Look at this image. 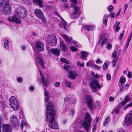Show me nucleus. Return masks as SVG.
I'll list each match as a JSON object with an SVG mask.
<instances>
[{
	"mask_svg": "<svg viewBox=\"0 0 132 132\" xmlns=\"http://www.w3.org/2000/svg\"><path fill=\"white\" fill-rule=\"evenodd\" d=\"M46 106L47 107V119H48L49 117H50L48 126L53 129H57L58 127L57 124L55 119V111L54 109L53 103L51 101H49L48 102Z\"/></svg>",
	"mask_w": 132,
	"mask_h": 132,
	"instance_id": "1",
	"label": "nucleus"
},
{
	"mask_svg": "<svg viewBox=\"0 0 132 132\" xmlns=\"http://www.w3.org/2000/svg\"><path fill=\"white\" fill-rule=\"evenodd\" d=\"M15 13L14 16H10L8 18V20L10 22L13 23L14 22L18 23L21 22L20 18L18 17L24 18L27 15V10L24 8L20 7L15 10Z\"/></svg>",
	"mask_w": 132,
	"mask_h": 132,
	"instance_id": "2",
	"label": "nucleus"
},
{
	"mask_svg": "<svg viewBox=\"0 0 132 132\" xmlns=\"http://www.w3.org/2000/svg\"><path fill=\"white\" fill-rule=\"evenodd\" d=\"M91 121L90 114L88 113H86L84 120L81 123V126L87 131H88L90 128Z\"/></svg>",
	"mask_w": 132,
	"mask_h": 132,
	"instance_id": "3",
	"label": "nucleus"
},
{
	"mask_svg": "<svg viewBox=\"0 0 132 132\" xmlns=\"http://www.w3.org/2000/svg\"><path fill=\"white\" fill-rule=\"evenodd\" d=\"M9 104L14 110H17L19 108L18 101L14 96H12L9 98Z\"/></svg>",
	"mask_w": 132,
	"mask_h": 132,
	"instance_id": "4",
	"label": "nucleus"
},
{
	"mask_svg": "<svg viewBox=\"0 0 132 132\" xmlns=\"http://www.w3.org/2000/svg\"><path fill=\"white\" fill-rule=\"evenodd\" d=\"M90 85L91 88L94 92H96L97 89L100 88L101 87V85L97 80H94L91 82Z\"/></svg>",
	"mask_w": 132,
	"mask_h": 132,
	"instance_id": "5",
	"label": "nucleus"
},
{
	"mask_svg": "<svg viewBox=\"0 0 132 132\" xmlns=\"http://www.w3.org/2000/svg\"><path fill=\"white\" fill-rule=\"evenodd\" d=\"M61 36L66 41H68L70 43H73L77 47H80L81 45L80 44H78L75 40L73 39L72 38L70 37V38L65 34H62L61 35Z\"/></svg>",
	"mask_w": 132,
	"mask_h": 132,
	"instance_id": "6",
	"label": "nucleus"
},
{
	"mask_svg": "<svg viewBox=\"0 0 132 132\" xmlns=\"http://www.w3.org/2000/svg\"><path fill=\"white\" fill-rule=\"evenodd\" d=\"M35 15L39 19L43 21H46L44 15L42 11L39 9H36L34 11Z\"/></svg>",
	"mask_w": 132,
	"mask_h": 132,
	"instance_id": "7",
	"label": "nucleus"
},
{
	"mask_svg": "<svg viewBox=\"0 0 132 132\" xmlns=\"http://www.w3.org/2000/svg\"><path fill=\"white\" fill-rule=\"evenodd\" d=\"M85 99L87 108L89 109L90 111H92L93 110L94 106L93 104V100L91 99L90 97L88 95L86 96Z\"/></svg>",
	"mask_w": 132,
	"mask_h": 132,
	"instance_id": "8",
	"label": "nucleus"
},
{
	"mask_svg": "<svg viewBox=\"0 0 132 132\" xmlns=\"http://www.w3.org/2000/svg\"><path fill=\"white\" fill-rule=\"evenodd\" d=\"M47 42L49 45L52 46L56 45L57 39L54 35H50L47 38Z\"/></svg>",
	"mask_w": 132,
	"mask_h": 132,
	"instance_id": "9",
	"label": "nucleus"
},
{
	"mask_svg": "<svg viewBox=\"0 0 132 132\" xmlns=\"http://www.w3.org/2000/svg\"><path fill=\"white\" fill-rule=\"evenodd\" d=\"M125 122L126 126L132 124V111H130L125 117Z\"/></svg>",
	"mask_w": 132,
	"mask_h": 132,
	"instance_id": "10",
	"label": "nucleus"
},
{
	"mask_svg": "<svg viewBox=\"0 0 132 132\" xmlns=\"http://www.w3.org/2000/svg\"><path fill=\"white\" fill-rule=\"evenodd\" d=\"M10 121L13 127H16L20 124V122L18 121L16 115H13L11 117Z\"/></svg>",
	"mask_w": 132,
	"mask_h": 132,
	"instance_id": "11",
	"label": "nucleus"
},
{
	"mask_svg": "<svg viewBox=\"0 0 132 132\" xmlns=\"http://www.w3.org/2000/svg\"><path fill=\"white\" fill-rule=\"evenodd\" d=\"M108 37V35L107 34H104L101 35L98 42V44L101 43V46H103L107 42Z\"/></svg>",
	"mask_w": 132,
	"mask_h": 132,
	"instance_id": "12",
	"label": "nucleus"
},
{
	"mask_svg": "<svg viewBox=\"0 0 132 132\" xmlns=\"http://www.w3.org/2000/svg\"><path fill=\"white\" fill-rule=\"evenodd\" d=\"M0 6L3 9L11 6V4L9 0H3L0 3Z\"/></svg>",
	"mask_w": 132,
	"mask_h": 132,
	"instance_id": "13",
	"label": "nucleus"
},
{
	"mask_svg": "<svg viewBox=\"0 0 132 132\" xmlns=\"http://www.w3.org/2000/svg\"><path fill=\"white\" fill-rule=\"evenodd\" d=\"M36 48L39 51H42L44 49L43 44L39 41H37L36 43Z\"/></svg>",
	"mask_w": 132,
	"mask_h": 132,
	"instance_id": "14",
	"label": "nucleus"
},
{
	"mask_svg": "<svg viewBox=\"0 0 132 132\" xmlns=\"http://www.w3.org/2000/svg\"><path fill=\"white\" fill-rule=\"evenodd\" d=\"M72 7H73L74 9V11L72 13V14L74 17L77 18L80 14V13L79 12L80 8L74 5H73Z\"/></svg>",
	"mask_w": 132,
	"mask_h": 132,
	"instance_id": "15",
	"label": "nucleus"
},
{
	"mask_svg": "<svg viewBox=\"0 0 132 132\" xmlns=\"http://www.w3.org/2000/svg\"><path fill=\"white\" fill-rule=\"evenodd\" d=\"M2 128L3 132H11V126L8 124H3Z\"/></svg>",
	"mask_w": 132,
	"mask_h": 132,
	"instance_id": "16",
	"label": "nucleus"
},
{
	"mask_svg": "<svg viewBox=\"0 0 132 132\" xmlns=\"http://www.w3.org/2000/svg\"><path fill=\"white\" fill-rule=\"evenodd\" d=\"M117 54V52L116 51H115L113 52L112 55V57L113 58L112 61V64L113 66L115 67L116 65L118 59V58L116 57Z\"/></svg>",
	"mask_w": 132,
	"mask_h": 132,
	"instance_id": "17",
	"label": "nucleus"
},
{
	"mask_svg": "<svg viewBox=\"0 0 132 132\" xmlns=\"http://www.w3.org/2000/svg\"><path fill=\"white\" fill-rule=\"evenodd\" d=\"M3 11L6 15H10L12 13V8L11 6L3 9Z\"/></svg>",
	"mask_w": 132,
	"mask_h": 132,
	"instance_id": "18",
	"label": "nucleus"
},
{
	"mask_svg": "<svg viewBox=\"0 0 132 132\" xmlns=\"http://www.w3.org/2000/svg\"><path fill=\"white\" fill-rule=\"evenodd\" d=\"M60 51L57 48H52L50 50L51 53L56 56H59L60 55Z\"/></svg>",
	"mask_w": 132,
	"mask_h": 132,
	"instance_id": "19",
	"label": "nucleus"
},
{
	"mask_svg": "<svg viewBox=\"0 0 132 132\" xmlns=\"http://www.w3.org/2000/svg\"><path fill=\"white\" fill-rule=\"evenodd\" d=\"M80 58L83 60H85L88 55L87 52L84 51H80Z\"/></svg>",
	"mask_w": 132,
	"mask_h": 132,
	"instance_id": "20",
	"label": "nucleus"
},
{
	"mask_svg": "<svg viewBox=\"0 0 132 132\" xmlns=\"http://www.w3.org/2000/svg\"><path fill=\"white\" fill-rule=\"evenodd\" d=\"M60 48L62 51H63L64 52H65L66 50L68 49L67 46L65 44L64 42L63 41H61L60 42Z\"/></svg>",
	"mask_w": 132,
	"mask_h": 132,
	"instance_id": "21",
	"label": "nucleus"
},
{
	"mask_svg": "<svg viewBox=\"0 0 132 132\" xmlns=\"http://www.w3.org/2000/svg\"><path fill=\"white\" fill-rule=\"evenodd\" d=\"M39 72L40 73V75L41 77V80L43 83V86H45L46 87H47V81L45 79V78L43 74V73H42L41 71L40 70H39Z\"/></svg>",
	"mask_w": 132,
	"mask_h": 132,
	"instance_id": "22",
	"label": "nucleus"
},
{
	"mask_svg": "<svg viewBox=\"0 0 132 132\" xmlns=\"http://www.w3.org/2000/svg\"><path fill=\"white\" fill-rule=\"evenodd\" d=\"M44 88L45 90V92L44 93V95L46 96V97L44 98V100L45 102H47L49 100V96H48V92H47L46 89V87L45 86H44Z\"/></svg>",
	"mask_w": 132,
	"mask_h": 132,
	"instance_id": "23",
	"label": "nucleus"
},
{
	"mask_svg": "<svg viewBox=\"0 0 132 132\" xmlns=\"http://www.w3.org/2000/svg\"><path fill=\"white\" fill-rule=\"evenodd\" d=\"M69 74L70 77L71 78L73 79H75L76 77L78 75V74L76 72L74 71H72L70 72Z\"/></svg>",
	"mask_w": 132,
	"mask_h": 132,
	"instance_id": "24",
	"label": "nucleus"
},
{
	"mask_svg": "<svg viewBox=\"0 0 132 132\" xmlns=\"http://www.w3.org/2000/svg\"><path fill=\"white\" fill-rule=\"evenodd\" d=\"M63 68L65 70L67 71L69 73L70 72L72 71L71 67L65 64L63 66Z\"/></svg>",
	"mask_w": 132,
	"mask_h": 132,
	"instance_id": "25",
	"label": "nucleus"
},
{
	"mask_svg": "<svg viewBox=\"0 0 132 132\" xmlns=\"http://www.w3.org/2000/svg\"><path fill=\"white\" fill-rule=\"evenodd\" d=\"M130 98L128 96H126L125 97L124 101L121 102V104L122 105H124L127 102L129 101L130 100Z\"/></svg>",
	"mask_w": 132,
	"mask_h": 132,
	"instance_id": "26",
	"label": "nucleus"
},
{
	"mask_svg": "<svg viewBox=\"0 0 132 132\" xmlns=\"http://www.w3.org/2000/svg\"><path fill=\"white\" fill-rule=\"evenodd\" d=\"M33 1L34 2H37L40 7H44L43 2L41 0H33Z\"/></svg>",
	"mask_w": 132,
	"mask_h": 132,
	"instance_id": "27",
	"label": "nucleus"
},
{
	"mask_svg": "<svg viewBox=\"0 0 132 132\" xmlns=\"http://www.w3.org/2000/svg\"><path fill=\"white\" fill-rule=\"evenodd\" d=\"M85 29L87 30L90 31L93 30L94 29V28L93 26H91L86 25L85 27Z\"/></svg>",
	"mask_w": 132,
	"mask_h": 132,
	"instance_id": "28",
	"label": "nucleus"
},
{
	"mask_svg": "<svg viewBox=\"0 0 132 132\" xmlns=\"http://www.w3.org/2000/svg\"><path fill=\"white\" fill-rule=\"evenodd\" d=\"M60 60L62 62L65 63L69 64H70V62L69 61L64 58L61 57L60 58Z\"/></svg>",
	"mask_w": 132,
	"mask_h": 132,
	"instance_id": "29",
	"label": "nucleus"
},
{
	"mask_svg": "<svg viewBox=\"0 0 132 132\" xmlns=\"http://www.w3.org/2000/svg\"><path fill=\"white\" fill-rule=\"evenodd\" d=\"M65 85L68 88L71 87V83L69 81L67 80H65Z\"/></svg>",
	"mask_w": 132,
	"mask_h": 132,
	"instance_id": "30",
	"label": "nucleus"
},
{
	"mask_svg": "<svg viewBox=\"0 0 132 132\" xmlns=\"http://www.w3.org/2000/svg\"><path fill=\"white\" fill-rule=\"evenodd\" d=\"M9 43V42L7 40L5 39L4 41V46L5 48L8 49L9 48V46L8 44Z\"/></svg>",
	"mask_w": 132,
	"mask_h": 132,
	"instance_id": "31",
	"label": "nucleus"
},
{
	"mask_svg": "<svg viewBox=\"0 0 132 132\" xmlns=\"http://www.w3.org/2000/svg\"><path fill=\"white\" fill-rule=\"evenodd\" d=\"M110 118L109 117H107L105 120V122L103 124V125L104 126H106L108 124V123L110 120Z\"/></svg>",
	"mask_w": 132,
	"mask_h": 132,
	"instance_id": "32",
	"label": "nucleus"
},
{
	"mask_svg": "<svg viewBox=\"0 0 132 132\" xmlns=\"http://www.w3.org/2000/svg\"><path fill=\"white\" fill-rule=\"evenodd\" d=\"M37 59V60L38 61L39 63H40V64L41 65L42 68L43 69H44L45 67L43 65V62L42 60L40 58H36Z\"/></svg>",
	"mask_w": 132,
	"mask_h": 132,
	"instance_id": "33",
	"label": "nucleus"
},
{
	"mask_svg": "<svg viewBox=\"0 0 132 132\" xmlns=\"http://www.w3.org/2000/svg\"><path fill=\"white\" fill-rule=\"evenodd\" d=\"M27 123L26 120H22L21 121V129L23 127H24V125H26Z\"/></svg>",
	"mask_w": 132,
	"mask_h": 132,
	"instance_id": "34",
	"label": "nucleus"
},
{
	"mask_svg": "<svg viewBox=\"0 0 132 132\" xmlns=\"http://www.w3.org/2000/svg\"><path fill=\"white\" fill-rule=\"evenodd\" d=\"M109 64V63L108 62H105L104 63L103 66V69L104 70H105L107 69Z\"/></svg>",
	"mask_w": 132,
	"mask_h": 132,
	"instance_id": "35",
	"label": "nucleus"
},
{
	"mask_svg": "<svg viewBox=\"0 0 132 132\" xmlns=\"http://www.w3.org/2000/svg\"><path fill=\"white\" fill-rule=\"evenodd\" d=\"M119 110L120 109L119 108H116L114 109L112 113L113 114H114V113H116L117 114L119 113Z\"/></svg>",
	"mask_w": 132,
	"mask_h": 132,
	"instance_id": "36",
	"label": "nucleus"
},
{
	"mask_svg": "<svg viewBox=\"0 0 132 132\" xmlns=\"http://www.w3.org/2000/svg\"><path fill=\"white\" fill-rule=\"evenodd\" d=\"M112 45L109 43H108L106 46V48L108 50H110L112 48Z\"/></svg>",
	"mask_w": 132,
	"mask_h": 132,
	"instance_id": "37",
	"label": "nucleus"
},
{
	"mask_svg": "<svg viewBox=\"0 0 132 132\" xmlns=\"http://www.w3.org/2000/svg\"><path fill=\"white\" fill-rule=\"evenodd\" d=\"M92 67L93 68L95 69H99L100 68V67L98 66L97 65L95 64H92Z\"/></svg>",
	"mask_w": 132,
	"mask_h": 132,
	"instance_id": "38",
	"label": "nucleus"
},
{
	"mask_svg": "<svg viewBox=\"0 0 132 132\" xmlns=\"http://www.w3.org/2000/svg\"><path fill=\"white\" fill-rule=\"evenodd\" d=\"M113 7L111 5H110L108 7V10L109 11L112 12L113 9Z\"/></svg>",
	"mask_w": 132,
	"mask_h": 132,
	"instance_id": "39",
	"label": "nucleus"
},
{
	"mask_svg": "<svg viewBox=\"0 0 132 132\" xmlns=\"http://www.w3.org/2000/svg\"><path fill=\"white\" fill-rule=\"evenodd\" d=\"M126 81V80L125 78H121L119 79V81L121 83L123 84L125 83Z\"/></svg>",
	"mask_w": 132,
	"mask_h": 132,
	"instance_id": "40",
	"label": "nucleus"
},
{
	"mask_svg": "<svg viewBox=\"0 0 132 132\" xmlns=\"http://www.w3.org/2000/svg\"><path fill=\"white\" fill-rule=\"evenodd\" d=\"M67 24V23L64 21L63 20L62 22V25L64 27V28L65 29L66 28V26Z\"/></svg>",
	"mask_w": 132,
	"mask_h": 132,
	"instance_id": "41",
	"label": "nucleus"
},
{
	"mask_svg": "<svg viewBox=\"0 0 132 132\" xmlns=\"http://www.w3.org/2000/svg\"><path fill=\"white\" fill-rule=\"evenodd\" d=\"M70 49L71 51L74 52L77 51V49L75 47L72 46L70 47Z\"/></svg>",
	"mask_w": 132,
	"mask_h": 132,
	"instance_id": "42",
	"label": "nucleus"
},
{
	"mask_svg": "<svg viewBox=\"0 0 132 132\" xmlns=\"http://www.w3.org/2000/svg\"><path fill=\"white\" fill-rule=\"evenodd\" d=\"M84 64L83 63H82V64H81L80 62H78L77 63V65L79 67H83L84 66Z\"/></svg>",
	"mask_w": 132,
	"mask_h": 132,
	"instance_id": "43",
	"label": "nucleus"
},
{
	"mask_svg": "<svg viewBox=\"0 0 132 132\" xmlns=\"http://www.w3.org/2000/svg\"><path fill=\"white\" fill-rule=\"evenodd\" d=\"M125 31L124 30L123 31V32L121 33L119 37V38L120 40H121L122 39V37H123L124 35V33L125 32Z\"/></svg>",
	"mask_w": 132,
	"mask_h": 132,
	"instance_id": "44",
	"label": "nucleus"
},
{
	"mask_svg": "<svg viewBox=\"0 0 132 132\" xmlns=\"http://www.w3.org/2000/svg\"><path fill=\"white\" fill-rule=\"evenodd\" d=\"M92 74L95 78H98L100 77V75L98 74L97 73H96L95 75L94 73L93 72Z\"/></svg>",
	"mask_w": 132,
	"mask_h": 132,
	"instance_id": "45",
	"label": "nucleus"
},
{
	"mask_svg": "<svg viewBox=\"0 0 132 132\" xmlns=\"http://www.w3.org/2000/svg\"><path fill=\"white\" fill-rule=\"evenodd\" d=\"M60 85V83L59 82H56L54 83V86L56 87H59Z\"/></svg>",
	"mask_w": 132,
	"mask_h": 132,
	"instance_id": "46",
	"label": "nucleus"
},
{
	"mask_svg": "<svg viewBox=\"0 0 132 132\" xmlns=\"http://www.w3.org/2000/svg\"><path fill=\"white\" fill-rule=\"evenodd\" d=\"M46 9L47 10L50 11L52 9V7L50 6H46Z\"/></svg>",
	"mask_w": 132,
	"mask_h": 132,
	"instance_id": "47",
	"label": "nucleus"
},
{
	"mask_svg": "<svg viewBox=\"0 0 132 132\" xmlns=\"http://www.w3.org/2000/svg\"><path fill=\"white\" fill-rule=\"evenodd\" d=\"M132 36V32L131 34L130 35L129 37L127 42L129 43V42L131 40Z\"/></svg>",
	"mask_w": 132,
	"mask_h": 132,
	"instance_id": "48",
	"label": "nucleus"
},
{
	"mask_svg": "<svg viewBox=\"0 0 132 132\" xmlns=\"http://www.w3.org/2000/svg\"><path fill=\"white\" fill-rule=\"evenodd\" d=\"M100 103L98 102H97L95 103V108H98L100 105Z\"/></svg>",
	"mask_w": 132,
	"mask_h": 132,
	"instance_id": "49",
	"label": "nucleus"
},
{
	"mask_svg": "<svg viewBox=\"0 0 132 132\" xmlns=\"http://www.w3.org/2000/svg\"><path fill=\"white\" fill-rule=\"evenodd\" d=\"M97 125L96 124H95L94 125H93V131H95L96 130V129Z\"/></svg>",
	"mask_w": 132,
	"mask_h": 132,
	"instance_id": "50",
	"label": "nucleus"
},
{
	"mask_svg": "<svg viewBox=\"0 0 132 132\" xmlns=\"http://www.w3.org/2000/svg\"><path fill=\"white\" fill-rule=\"evenodd\" d=\"M128 6V4H125V6H124V7L123 8V9H124V13L125 12L126 10V9L127 8Z\"/></svg>",
	"mask_w": 132,
	"mask_h": 132,
	"instance_id": "51",
	"label": "nucleus"
},
{
	"mask_svg": "<svg viewBox=\"0 0 132 132\" xmlns=\"http://www.w3.org/2000/svg\"><path fill=\"white\" fill-rule=\"evenodd\" d=\"M96 63L97 64H101L102 63V62L100 59H98L96 61Z\"/></svg>",
	"mask_w": 132,
	"mask_h": 132,
	"instance_id": "52",
	"label": "nucleus"
},
{
	"mask_svg": "<svg viewBox=\"0 0 132 132\" xmlns=\"http://www.w3.org/2000/svg\"><path fill=\"white\" fill-rule=\"evenodd\" d=\"M17 81L18 82H21L22 81V79L20 77H18L17 78Z\"/></svg>",
	"mask_w": 132,
	"mask_h": 132,
	"instance_id": "53",
	"label": "nucleus"
},
{
	"mask_svg": "<svg viewBox=\"0 0 132 132\" xmlns=\"http://www.w3.org/2000/svg\"><path fill=\"white\" fill-rule=\"evenodd\" d=\"M106 78L107 80H110L111 79V76L110 75L108 74L106 75Z\"/></svg>",
	"mask_w": 132,
	"mask_h": 132,
	"instance_id": "54",
	"label": "nucleus"
},
{
	"mask_svg": "<svg viewBox=\"0 0 132 132\" xmlns=\"http://www.w3.org/2000/svg\"><path fill=\"white\" fill-rule=\"evenodd\" d=\"M114 12H112L110 13V16L112 18H114Z\"/></svg>",
	"mask_w": 132,
	"mask_h": 132,
	"instance_id": "55",
	"label": "nucleus"
},
{
	"mask_svg": "<svg viewBox=\"0 0 132 132\" xmlns=\"http://www.w3.org/2000/svg\"><path fill=\"white\" fill-rule=\"evenodd\" d=\"M71 101L72 103L74 104H75L76 102V100L74 98H72V99Z\"/></svg>",
	"mask_w": 132,
	"mask_h": 132,
	"instance_id": "56",
	"label": "nucleus"
},
{
	"mask_svg": "<svg viewBox=\"0 0 132 132\" xmlns=\"http://www.w3.org/2000/svg\"><path fill=\"white\" fill-rule=\"evenodd\" d=\"M64 100L65 101L67 102L69 101V98L68 97H66L64 98Z\"/></svg>",
	"mask_w": 132,
	"mask_h": 132,
	"instance_id": "57",
	"label": "nucleus"
},
{
	"mask_svg": "<svg viewBox=\"0 0 132 132\" xmlns=\"http://www.w3.org/2000/svg\"><path fill=\"white\" fill-rule=\"evenodd\" d=\"M116 27L115 28L116 29V31H118L120 29V27L119 26H116Z\"/></svg>",
	"mask_w": 132,
	"mask_h": 132,
	"instance_id": "58",
	"label": "nucleus"
},
{
	"mask_svg": "<svg viewBox=\"0 0 132 132\" xmlns=\"http://www.w3.org/2000/svg\"><path fill=\"white\" fill-rule=\"evenodd\" d=\"M107 22V19H105L103 20V23L104 24L106 25Z\"/></svg>",
	"mask_w": 132,
	"mask_h": 132,
	"instance_id": "59",
	"label": "nucleus"
},
{
	"mask_svg": "<svg viewBox=\"0 0 132 132\" xmlns=\"http://www.w3.org/2000/svg\"><path fill=\"white\" fill-rule=\"evenodd\" d=\"M127 76L129 78H131L132 76V73L130 72H128Z\"/></svg>",
	"mask_w": 132,
	"mask_h": 132,
	"instance_id": "60",
	"label": "nucleus"
},
{
	"mask_svg": "<svg viewBox=\"0 0 132 132\" xmlns=\"http://www.w3.org/2000/svg\"><path fill=\"white\" fill-rule=\"evenodd\" d=\"M109 100L110 101H112L114 100V98L113 97L111 96L110 97Z\"/></svg>",
	"mask_w": 132,
	"mask_h": 132,
	"instance_id": "61",
	"label": "nucleus"
},
{
	"mask_svg": "<svg viewBox=\"0 0 132 132\" xmlns=\"http://www.w3.org/2000/svg\"><path fill=\"white\" fill-rule=\"evenodd\" d=\"M29 89L31 91H33L34 89V87L33 86H31L29 87Z\"/></svg>",
	"mask_w": 132,
	"mask_h": 132,
	"instance_id": "62",
	"label": "nucleus"
},
{
	"mask_svg": "<svg viewBox=\"0 0 132 132\" xmlns=\"http://www.w3.org/2000/svg\"><path fill=\"white\" fill-rule=\"evenodd\" d=\"M23 114L22 113H20V116H19V118L20 119L23 118Z\"/></svg>",
	"mask_w": 132,
	"mask_h": 132,
	"instance_id": "63",
	"label": "nucleus"
},
{
	"mask_svg": "<svg viewBox=\"0 0 132 132\" xmlns=\"http://www.w3.org/2000/svg\"><path fill=\"white\" fill-rule=\"evenodd\" d=\"M63 7L65 8H67L68 7V6L67 4H66L63 5Z\"/></svg>",
	"mask_w": 132,
	"mask_h": 132,
	"instance_id": "64",
	"label": "nucleus"
}]
</instances>
